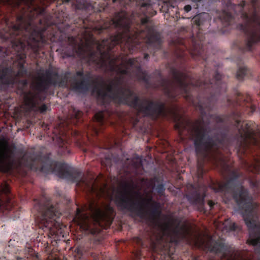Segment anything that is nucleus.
<instances>
[{
  "mask_svg": "<svg viewBox=\"0 0 260 260\" xmlns=\"http://www.w3.org/2000/svg\"><path fill=\"white\" fill-rule=\"evenodd\" d=\"M8 146L6 142L0 141V170L6 172L12 168V164L8 161Z\"/></svg>",
  "mask_w": 260,
  "mask_h": 260,
  "instance_id": "1",
  "label": "nucleus"
},
{
  "mask_svg": "<svg viewBox=\"0 0 260 260\" xmlns=\"http://www.w3.org/2000/svg\"><path fill=\"white\" fill-rule=\"evenodd\" d=\"M235 199L238 204H241L242 202H245L248 199L247 193L245 190H242L239 193H236L235 196Z\"/></svg>",
  "mask_w": 260,
  "mask_h": 260,
  "instance_id": "2",
  "label": "nucleus"
},
{
  "mask_svg": "<svg viewBox=\"0 0 260 260\" xmlns=\"http://www.w3.org/2000/svg\"><path fill=\"white\" fill-rule=\"evenodd\" d=\"M104 213L100 209H96L92 215L93 219L96 221L102 219Z\"/></svg>",
  "mask_w": 260,
  "mask_h": 260,
  "instance_id": "3",
  "label": "nucleus"
},
{
  "mask_svg": "<svg viewBox=\"0 0 260 260\" xmlns=\"http://www.w3.org/2000/svg\"><path fill=\"white\" fill-rule=\"evenodd\" d=\"M224 228L227 230H235V223L232 222L231 220L228 219L224 223Z\"/></svg>",
  "mask_w": 260,
  "mask_h": 260,
  "instance_id": "4",
  "label": "nucleus"
},
{
  "mask_svg": "<svg viewBox=\"0 0 260 260\" xmlns=\"http://www.w3.org/2000/svg\"><path fill=\"white\" fill-rule=\"evenodd\" d=\"M250 239L249 240V242L250 244H252V245L260 244V236L254 239L253 238L252 234L250 233Z\"/></svg>",
  "mask_w": 260,
  "mask_h": 260,
  "instance_id": "5",
  "label": "nucleus"
},
{
  "mask_svg": "<svg viewBox=\"0 0 260 260\" xmlns=\"http://www.w3.org/2000/svg\"><path fill=\"white\" fill-rule=\"evenodd\" d=\"M79 212H80V211L79 210H78L77 214L76 215V218L79 219L81 220L80 223L82 224V222H83L85 220L87 219L88 218V216H87L85 214L79 215L78 214Z\"/></svg>",
  "mask_w": 260,
  "mask_h": 260,
  "instance_id": "6",
  "label": "nucleus"
},
{
  "mask_svg": "<svg viewBox=\"0 0 260 260\" xmlns=\"http://www.w3.org/2000/svg\"><path fill=\"white\" fill-rule=\"evenodd\" d=\"M243 216L248 228L249 229L252 228L253 226L254 225V223H252L251 220H249L247 218H246V214H243Z\"/></svg>",
  "mask_w": 260,
  "mask_h": 260,
  "instance_id": "7",
  "label": "nucleus"
},
{
  "mask_svg": "<svg viewBox=\"0 0 260 260\" xmlns=\"http://www.w3.org/2000/svg\"><path fill=\"white\" fill-rule=\"evenodd\" d=\"M203 140L202 137L201 136L200 133H197V138L194 140V145L197 146L199 144L200 141H202Z\"/></svg>",
  "mask_w": 260,
  "mask_h": 260,
  "instance_id": "8",
  "label": "nucleus"
},
{
  "mask_svg": "<svg viewBox=\"0 0 260 260\" xmlns=\"http://www.w3.org/2000/svg\"><path fill=\"white\" fill-rule=\"evenodd\" d=\"M75 256H80L82 254V251L81 249L77 248L75 250Z\"/></svg>",
  "mask_w": 260,
  "mask_h": 260,
  "instance_id": "9",
  "label": "nucleus"
},
{
  "mask_svg": "<svg viewBox=\"0 0 260 260\" xmlns=\"http://www.w3.org/2000/svg\"><path fill=\"white\" fill-rule=\"evenodd\" d=\"M251 204H250V203H246L245 206L244 207V208L245 209V210H249L248 213H250V211L251 210Z\"/></svg>",
  "mask_w": 260,
  "mask_h": 260,
  "instance_id": "10",
  "label": "nucleus"
},
{
  "mask_svg": "<svg viewBox=\"0 0 260 260\" xmlns=\"http://www.w3.org/2000/svg\"><path fill=\"white\" fill-rule=\"evenodd\" d=\"M102 113H98L95 115V117L96 119L97 120L100 121L102 119Z\"/></svg>",
  "mask_w": 260,
  "mask_h": 260,
  "instance_id": "11",
  "label": "nucleus"
},
{
  "mask_svg": "<svg viewBox=\"0 0 260 260\" xmlns=\"http://www.w3.org/2000/svg\"><path fill=\"white\" fill-rule=\"evenodd\" d=\"M2 191L5 193H7L9 192V188L7 186H5L2 189Z\"/></svg>",
  "mask_w": 260,
  "mask_h": 260,
  "instance_id": "12",
  "label": "nucleus"
},
{
  "mask_svg": "<svg viewBox=\"0 0 260 260\" xmlns=\"http://www.w3.org/2000/svg\"><path fill=\"white\" fill-rule=\"evenodd\" d=\"M184 9L186 12H188L191 10V8L189 5H186L184 7Z\"/></svg>",
  "mask_w": 260,
  "mask_h": 260,
  "instance_id": "13",
  "label": "nucleus"
},
{
  "mask_svg": "<svg viewBox=\"0 0 260 260\" xmlns=\"http://www.w3.org/2000/svg\"><path fill=\"white\" fill-rule=\"evenodd\" d=\"M46 109H47V107L45 105H43V106H41V108H40V110H41V112H44Z\"/></svg>",
  "mask_w": 260,
  "mask_h": 260,
  "instance_id": "14",
  "label": "nucleus"
},
{
  "mask_svg": "<svg viewBox=\"0 0 260 260\" xmlns=\"http://www.w3.org/2000/svg\"><path fill=\"white\" fill-rule=\"evenodd\" d=\"M208 205L210 206V208L211 209L212 208L213 205H214V203L212 201H209Z\"/></svg>",
  "mask_w": 260,
  "mask_h": 260,
  "instance_id": "15",
  "label": "nucleus"
},
{
  "mask_svg": "<svg viewBox=\"0 0 260 260\" xmlns=\"http://www.w3.org/2000/svg\"><path fill=\"white\" fill-rule=\"evenodd\" d=\"M196 244L198 246H201V244H198L197 242L196 243Z\"/></svg>",
  "mask_w": 260,
  "mask_h": 260,
  "instance_id": "16",
  "label": "nucleus"
},
{
  "mask_svg": "<svg viewBox=\"0 0 260 260\" xmlns=\"http://www.w3.org/2000/svg\"><path fill=\"white\" fill-rule=\"evenodd\" d=\"M142 7H145V6H146V5H145V4H143V5H142Z\"/></svg>",
  "mask_w": 260,
  "mask_h": 260,
  "instance_id": "17",
  "label": "nucleus"
},
{
  "mask_svg": "<svg viewBox=\"0 0 260 260\" xmlns=\"http://www.w3.org/2000/svg\"><path fill=\"white\" fill-rule=\"evenodd\" d=\"M67 2H68L70 0H65Z\"/></svg>",
  "mask_w": 260,
  "mask_h": 260,
  "instance_id": "18",
  "label": "nucleus"
}]
</instances>
